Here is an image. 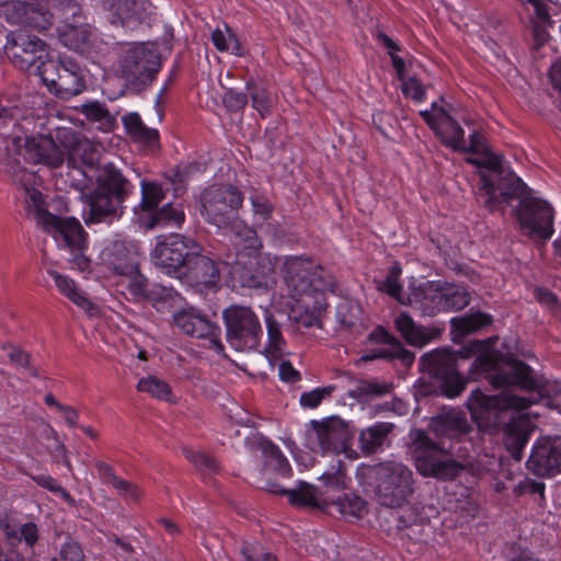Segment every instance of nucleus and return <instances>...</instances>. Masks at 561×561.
<instances>
[{"mask_svg": "<svg viewBox=\"0 0 561 561\" xmlns=\"http://www.w3.org/2000/svg\"><path fill=\"white\" fill-rule=\"evenodd\" d=\"M243 193L233 185H210L201 194V216L218 229L229 232L237 247L251 257L262 247L254 229L237 216L243 204Z\"/></svg>", "mask_w": 561, "mask_h": 561, "instance_id": "20e7f679", "label": "nucleus"}, {"mask_svg": "<svg viewBox=\"0 0 561 561\" xmlns=\"http://www.w3.org/2000/svg\"><path fill=\"white\" fill-rule=\"evenodd\" d=\"M112 486L117 491V494L128 503H137L142 496V490L137 484L119 477L114 479Z\"/></svg>", "mask_w": 561, "mask_h": 561, "instance_id": "13d9d810", "label": "nucleus"}, {"mask_svg": "<svg viewBox=\"0 0 561 561\" xmlns=\"http://www.w3.org/2000/svg\"><path fill=\"white\" fill-rule=\"evenodd\" d=\"M190 261L185 267L187 271H183L181 278L184 277L204 286H214L219 282L220 273L217 263L203 254V251H198V254Z\"/></svg>", "mask_w": 561, "mask_h": 561, "instance_id": "c756f323", "label": "nucleus"}, {"mask_svg": "<svg viewBox=\"0 0 561 561\" xmlns=\"http://www.w3.org/2000/svg\"><path fill=\"white\" fill-rule=\"evenodd\" d=\"M57 140L62 146L68 168L67 178L71 187L84 191L89 186L91 178L83 167L92 169L99 162L100 146L87 138H81L70 128L58 129Z\"/></svg>", "mask_w": 561, "mask_h": 561, "instance_id": "6e6552de", "label": "nucleus"}, {"mask_svg": "<svg viewBox=\"0 0 561 561\" xmlns=\"http://www.w3.org/2000/svg\"><path fill=\"white\" fill-rule=\"evenodd\" d=\"M491 199H480L478 203L493 213L503 210L513 199H518L514 209L520 232L533 240L547 242L554 233L553 206L539 197L516 174L510 175L502 184L491 192Z\"/></svg>", "mask_w": 561, "mask_h": 561, "instance_id": "f03ea898", "label": "nucleus"}, {"mask_svg": "<svg viewBox=\"0 0 561 561\" xmlns=\"http://www.w3.org/2000/svg\"><path fill=\"white\" fill-rule=\"evenodd\" d=\"M357 479L373 493L374 500L380 506L388 508H401L407 505L417 485L413 470L396 460L363 466L357 471Z\"/></svg>", "mask_w": 561, "mask_h": 561, "instance_id": "423d86ee", "label": "nucleus"}, {"mask_svg": "<svg viewBox=\"0 0 561 561\" xmlns=\"http://www.w3.org/2000/svg\"><path fill=\"white\" fill-rule=\"evenodd\" d=\"M256 446L262 453L265 468L275 471L284 478H289L291 476L293 470L288 459L278 446L263 437L257 438Z\"/></svg>", "mask_w": 561, "mask_h": 561, "instance_id": "f704fd0d", "label": "nucleus"}, {"mask_svg": "<svg viewBox=\"0 0 561 561\" xmlns=\"http://www.w3.org/2000/svg\"><path fill=\"white\" fill-rule=\"evenodd\" d=\"M211 42L219 51H230L237 56L242 55V47L232 30L225 24L211 32Z\"/></svg>", "mask_w": 561, "mask_h": 561, "instance_id": "49530a36", "label": "nucleus"}, {"mask_svg": "<svg viewBox=\"0 0 561 561\" xmlns=\"http://www.w3.org/2000/svg\"><path fill=\"white\" fill-rule=\"evenodd\" d=\"M175 297V294L171 289L167 288H159L157 290H152L149 295V299L152 302V306L158 311H163L164 309L169 308V302L173 300Z\"/></svg>", "mask_w": 561, "mask_h": 561, "instance_id": "0e129e2a", "label": "nucleus"}, {"mask_svg": "<svg viewBox=\"0 0 561 561\" xmlns=\"http://www.w3.org/2000/svg\"><path fill=\"white\" fill-rule=\"evenodd\" d=\"M11 152H14V149L12 148V145H11V137H9V138L0 137V162L5 163V165L8 168L7 169L8 173H9V170H11L12 168L14 170H18L19 168H21L19 158H13L15 165H10L9 158L11 156Z\"/></svg>", "mask_w": 561, "mask_h": 561, "instance_id": "774afa93", "label": "nucleus"}, {"mask_svg": "<svg viewBox=\"0 0 561 561\" xmlns=\"http://www.w3.org/2000/svg\"><path fill=\"white\" fill-rule=\"evenodd\" d=\"M282 277L287 294L297 302L316 309H325L327 295L333 293L334 276L309 256H286Z\"/></svg>", "mask_w": 561, "mask_h": 561, "instance_id": "0eeeda50", "label": "nucleus"}, {"mask_svg": "<svg viewBox=\"0 0 561 561\" xmlns=\"http://www.w3.org/2000/svg\"><path fill=\"white\" fill-rule=\"evenodd\" d=\"M14 153L25 162L44 164L57 169L65 163L62 146L56 138L47 135L11 136Z\"/></svg>", "mask_w": 561, "mask_h": 561, "instance_id": "2eb2a0df", "label": "nucleus"}, {"mask_svg": "<svg viewBox=\"0 0 561 561\" xmlns=\"http://www.w3.org/2000/svg\"><path fill=\"white\" fill-rule=\"evenodd\" d=\"M355 383L354 388L347 390V396L352 399H364L370 397H381L392 390V385L379 381H362L354 378L353 381H345L346 387Z\"/></svg>", "mask_w": 561, "mask_h": 561, "instance_id": "37998d69", "label": "nucleus"}, {"mask_svg": "<svg viewBox=\"0 0 561 561\" xmlns=\"http://www.w3.org/2000/svg\"><path fill=\"white\" fill-rule=\"evenodd\" d=\"M266 491L277 495H288L289 502L298 506L312 505L314 501L313 493L310 489L286 490L276 482H267Z\"/></svg>", "mask_w": 561, "mask_h": 561, "instance_id": "de8ad7c7", "label": "nucleus"}, {"mask_svg": "<svg viewBox=\"0 0 561 561\" xmlns=\"http://www.w3.org/2000/svg\"><path fill=\"white\" fill-rule=\"evenodd\" d=\"M9 174L12 176L14 183L24 190L27 214L33 216L37 225L45 231L50 234L56 233V230L66 222V218L57 217L45 209L43 194L34 187L36 182L35 173L25 168H19L18 170L12 168L9 170Z\"/></svg>", "mask_w": 561, "mask_h": 561, "instance_id": "dca6fc26", "label": "nucleus"}, {"mask_svg": "<svg viewBox=\"0 0 561 561\" xmlns=\"http://www.w3.org/2000/svg\"><path fill=\"white\" fill-rule=\"evenodd\" d=\"M203 251V247L194 238L173 233L157 242L151 251L153 264L167 274L181 278L190 260Z\"/></svg>", "mask_w": 561, "mask_h": 561, "instance_id": "ddd939ff", "label": "nucleus"}, {"mask_svg": "<svg viewBox=\"0 0 561 561\" xmlns=\"http://www.w3.org/2000/svg\"><path fill=\"white\" fill-rule=\"evenodd\" d=\"M227 342L239 352L256 350L263 336L259 316L247 306L232 305L222 312Z\"/></svg>", "mask_w": 561, "mask_h": 561, "instance_id": "f8f14e48", "label": "nucleus"}, {"mask_svg": "<svg viewBox=\"0 0 561 561\" xmlns=\"http://www.w3.org/2000/svg\"><path fill=\"white\" fill-rule=\"evenodd\" d=\"M433 427L439 439L438 443L444 442L446 445H454V440L459 443L461 437L467 435L471 430L465 414L456 410L448 411L435 417L433 420Z\"/></svg>", "mask_w": 561, "mask_h": 561, "instance_id": "cd10ccee", "label": "nucleus"}, {"mask_svg": "<svg viewBox=\"0 0 561 561\" xmlns=\"http://www.w3.org/2000/svg\"><path fill=\"white\" fill-rule=\"evenodd\" d=\"M527 468L540 478L561 473V436L538 438L531 448Z\"/></svg>", "mask_w": 561, "mask_h": 561, "instance_id": "4be33fe9", "label": "nucleus"}, {"mask_svg": "<svg viewBox=\"0 0 561 561\" xmlns=\"http://www.w3.org/2000/svg\"><path fill=\"white\" fill-rule=\"evenodd\" d=\"M31 478L37 485H39L55 494L60 495V497L62 500H65L67 503L72 504L75 502L73 497L70 495V493L67 490H65L58 483V481L55 478H53L51 476L43 473V474L31 476Z\"/></svg>", "mask_w": 561, "mask_h": 561, "instance_id": "4d7b16f0", "label": "nucleus"}, {"mask_svg": "<svg viewBox=\"0 0 561 561\" xmlns=\"http://www.w3.org/2000/svg\"><path fill=\"white\" fill-rule=\"evenodd\" d=\"M103 8L112 23L118 22L127 28H135L152 14V5L148 0H105Z\"/></svg>", "mask_w": 561, "mask_h": 561, "instance_id": "393cba45", "label": "nucleus"}, {"mask_svg": "<svg viewBox=\"0 0 561 561\" xmlns=\"http://www.w3.org/2000/svg\"><path fill=\"white\" fill-rule=\"evenodd\" d=\"M465 152L478 153L480 158H467L469 164L480 168L479 184L476 191V198L479 202L482 198L491 199V192L496 188V184L505 182L510 175L515 174L510 168H505L504 158L493 152L485 142L484 137L473 131L469 136V146L466 145Z\"/></svg>", "mask_w": 561, "mask_h": 561, "instance_id": "9d476101", "label": "nucleus"}, {"mask_svg": "<svg viewBox=\"0 0 561 561\" xmlns=\"http://www.w3.org/2000/svg\"><path fill=\"white\" fill-rule=\"evenodd\" d=\"M402 273L397 263L391 266L386 279L378 288L401 305H409L419 310L422 316L434 317L440 312L458 311L470 302V295L466 288L440 280H426L409 286V294H404L400 284Z\"/></svg>", "mask_w": 561, "mask_h": 561, "instance_id": "7ed1b4c3", "label": "nucleus"}, {"mask_svg": "<svg viewBox=\"0 0 561 561\" xmlns=\"http://www.w3.org/2000/svg\"><path fill=\"white\" fill-rule=\"evenodd\" d=\"M312 425L319 448L322 451L340 454L347 449L352 434L342 419L332 416L322 423L313 421Z\"/></svg>", "mask_w": 561, "mask_h": 561, "instance_id": "a878e982", "label": "nucleus"}, {"mask_svg": "<svg viewBox=\"0 0 561 561\" xmlns=\"http://www.w3.org/2000/svg\"><path fill=\"white\" fill-rule=\"evenodd\" d=\"M185 220L184 210L180 205L167 203L153 213L139 216V225L146 229L156 227H180Z\"/></svg>", "mask_w": 561, "mask_h": 561, "instance_id": "2f4dec72", "label": "nucleus"}, {"mask_svg": "<svg viewBox=\"0 0 561 561\" xmlns=\"http://www.w3.org/2000/svg\"><path fill=\"white\" fill-rule=\"evenodd\" d=\"M403 94L417 102H422L425 99V88L416 78H409L403 82L402 85Z\"/></svg>", "mask_w": 561, "mask_h": 561, "instance_id": "69168bd1", "label": "nucleus"}, {"mask_svg": "<svg viewBox=\"0 0 561 561\" xmlns=\"http://www.w3.org/2000/svg\"><path fill=\"white\" fill-rule=\"evenodd\" d=\"M514 492L516 495H522L525 493L539 494L540 497L543 499L545 497V483L526 478L515 486Z\"/></svg>", "mask_w": 561, "mask_h": 561, "instance_id": "338daca9", "label": "nucleus"}, {"mask_svg": "<svg viewBox=\"0 0 561 561\" xmlns=\"http://www.w3.org/2000/svg\"><path fill=\"white\" fill-rule=\"evenodd\" d=\"M4 50L13 65L25 71L34 68L37 72V66L48 60L44 59L47 56L45 43L23 31L8 34Z\"/></svg>", "mask_w": 561, "mask_h": 561, "instance_id": "a211bd4d", "label": "nucleus"}, {"mask_svg": "<svg viewBox=\"0 0 561 561\" xmlns=\"http://www.w3.org/2000/svg\"><path fill=\"white\" fill-rule=\"evenodd\" d=\"M300 305L302 310H300L299 308L297 310H293V313L290 316L296 321V323L302 328H312L319 325L320 313L324 309H316L312 307H307L302 304Z\"/></svg>", "mask_w": 561, "mask_h": 561, "instance_id": "6e6d98bb", "label": "nucleus"}, {"mask_svg": "<svg viewBox=\"0 0 561 561\" xmlns=\"http://www.w3.org/2000/svg\"><path fill=\"white\" fill-rule=\"evenodd\" d=\"M79 192L84 203L83 219L87 225L111 224L121 218L124 202L119 198L104 193L96 187L89 193Z\"/></svg>", "mask_w": 561, "mask_h": 561, "instance_id": "5701e85b", "label": "nucleus"}, {"mask_svg": "<svg viewBox=\"0 0 561 561\" xmlns=\"http://www.w3.org/2000/svg\"><path fill=\"white\" fill-rule=\"evenodd\" d=\"M369 341L379 346L371 348L368 354L363 355L360 358L363 362L394 358L401 359L404 364H411L413 362L414 357L412 353L407 351L402 343L382 327L376 328L369 334Z\"/></svg>", "mask_w": 561, "mask_h": 561, "instance_id": "bb28decb", "label": "nucleus"}, {"mask_svg": "<svg viewBox=\"0 0 561 561\" xmlns=\"http://www.w3.org/2000/svg\"><path fill=\"white\" fill-rule=\"evenodd\" d=\"M183 453L186 459L195 466L203 477H210L219 472L218 462L208 455L190 448H184Z\"/></svg>", "mask_w": 561, "mask_h": 561, "instance_id": "8fccbe9b", "label": "nucleus"}, {"mask_svg": "<svg viewBox=\"0 0 561 561\" xmlns=\"http://www.w3.org/2000/svg\"><path fill=\"white\" fill-rule=\"evenodd\" d=\"M321 480L323 481L327 488L333 490L345 489L347 478L344 471L342 460H337L336 465H334L331 470L323 472L321 476Z\"/></svg>", "mask_w": 561, "mask_h": 561, "instance_id": "864d4df0", "label": "nucleus"}, {"mask_svg": "<svg viewBox=\"0 0 561 561\" xmlns=\"http://www.w3.org/2000/svg\"><path fill=\"white\" fill-rule=\"evenodd\" d=\"M449 508L459 513L463 518H473L479 512V504L474 493L465 486H457L456 491L449 494Z\"/></svg>", "mask_w": 561, "mask_h": 561, "instance_id": "58836bf2", "label": "nucleus"}, {"mask_svg": "<svg viewBox=\"0 0 561 561\" xmlns=\"http://www.w3.org/2000/svg\"><path fill=\"white\" fill-rule=\"evenodd\" d=\"M25 18L24 23L38 31H46L59 12L62 25L58 27L60 41L72 50H83L92 34L85 23L81 9L75 0H30L20 3Z\"/></svg>", "mask_w": 561, "mask_h": 561, "instance_id": "39448f33", "label": "nucleus"}, {"mask_svg": "<svg viewBox=\"0 0 561 561\" xmlns=\"http://www.w3.org/2000/svg\"><path fill=\"white\" fill-rule=\"evenodd\" d=\"M222 102L228 111L238 112L243 110L248 104V95L243 92L229 89L225 92Z\"/></svg>", "mask_w": 561, "mask_h": 561, "instance_id": "052dcab7", "label": "nucleus"}, {"mask_svg": "<svg viewBox=\"0 0 561 561\" xmlns=\"http://www.w3.org/2000/svg\"><path fill=\"white\" fill-rule=\"evenodd\" d=\"M245 89L252 100V106L262 117L268 116L273 110V99L267 89L253 80L245 83Z\"/></svg>", "mask_w": 561, "mask_h": 561, "instance_id": "a18cd8bd", "label": "nucleus"}, {"mask_svg": "<svg viewBox=\"0 0 561 561\" xmlns=\"http://www.w3.org/2000/svg\"><path fill=\"white\" fill-rule=\"evenodd\" d=\"M484 348L483 342L473 341L459 354L462 358L478 354L472 367L483 374L493 388H504V391L497 396H488L480 389H476L471 392L467 407L480 427L504 428V444L511 456L519 461L528 443L529 433L516 428L511 423L515 421L518 412L529 408L536 399L531 394H514L508 388L533 390L537 387V381L531 375L530 367L525 363L504 356L497 351H484Z\"/></svg>", "mask_w": 561, "mask_h": 561, "instance_id": "f257e3e1", "label": "nucleus"}, {"mask_svg": "<svg viewBox=\"0 0 561 561\" xmlns=\"http://www.w3.org/2000/svg\"><path fill=\"white\" fill-rule=\"evenodd\" d=\"M354 377L344 373L337 378V382L333 385H328L325 387L316 388L310 391L304 392L300 396L299 402L302 408L306 409H316L321 402L332 396V393L337 389L346 388L345 381H353Z\"/></svg>", "mask_w": 561, "mask_h": 561, "instance_id": "ea45409f", "label": "nucleus"}, {"mask_svg": "<svg viewBox=\"0 0 561 561\" xmlns=\"http://www.w3.org/2000/svg\"><path fill=\"white\" fill-rule=\"evenodd\" d=\"M249 199L255 218L262 221H267L272 218L274 205L267 196L261 194L257 190H252Z\"/></svg>", "mask_w": 561, "mask_h": 561, "instance_id": "603ef678", "label": "nucleus"}, {"mask_svg": "<svg viewBox=\"0 0 561 561\" xmlns=\"http://www.w3.org/2000/svg\"><path fill=\"white\" fill-rule=\"evenodd\" d=\"M81 113L88 121L98 123L100 128H110L114 118L101 102H91L81 105Z\"/></svg>", "mask_w": 561, "mask_h": 561, "instance_id": "3c124183", "label": "nucleus"}, {"mask_svg": "<svg viewBox=\"0 0 561 561\" xmlns=\"http://www.w3.org/2000/svg\"><path fill=\"white\" fill-rule=\"evenodd\" d=\"M59 557L60 561H84L85 558L81 546L72 539L61 546Z\"/></svg>", "mask_w": 561, "mask_h": 561, "instance_id": "e2e57ef3", "label": "nucleus"}, {"mask_svg": "<svg viewBox=\"0 0 561 561\" xmlns=\"http://www.w3.org/2000/svg\"><path fill=\"white\" fill-rule=\"evenodd\" d=\"M420 364L421 369L440 379L448 398H455L463 391L466 381L457 370V357L454 352L444 348L425 353L421 356Z\"/></svg>", "mask_w": 561, "mask_h": 561, "instance_id": "f3484780", "label": "nucleus"}, {"mask_svg": "<svg viewBox=\"0 0 561 561\" xmlns=\"http://www.w3.org/2000/svg\"><path fill=\"white\" fill-rule=\"evenodd\" d=\"M99 259L101 266L113 276L121 277L137 272V253L133 247L123 240L105 241Z\"/></svg>", "mask_w": 561, "mask_h": 561, "instance_id": "b1692460", "label": "nucleus"}, {"mask_svg": "<svg viewBox=\"0 0 561 561\" xmlns=\"http://www.w3.org/2000/svg\"><path fill=\"white\" fill-rule=\"evenodd\" d=\"M415 444L414 466L421 476L453 480L463 470L462 465L447 457L459 456L460 449H456L455 445L433 442L422 432L417 434Z\"/></svg>", "mask_w": 561, "mask_h": 561, "instance_id": "9b49d317", "label": "nucleus"}, {"mask_svg": "<svg viewBox=\"0 0 561 561\" xmlns=\"http://www.w3.org/2000/svg\"><path fill=\"white\" fill-rule=\"evenodd\" d=\"M265 323L267 331V343L264 348L265 356L273 363L279 360L286 352V341L283 337L280 327L273 318V316L266 311Z\"/></svg>", "mask_w": 561, "mask_h": 561, "instance_id": "4c0bfd02", "label": "nucleus"}, {"mask_svg": "<svg viewBox=\"0 0 561 561\" xmlns=\"http://www.w3.org/2000/svg\"><path fill=\"white\" fill-rule=\"evenodd\" d=\"M241 554L244 561H276V558L257 542L243 545Z\"/></svg>", "mask_w": 561, "mask_h": 561, "instance_id": "bf43d9fd", "label": "nucleus"}, {"mask_svg": "<svg viewBox=\"0 0 561 561\" xmlns=\"http://www.w3.org/2000/svg\"><path fill=\"white\" fill-rule=\"evenodd\" d=\"M2 350L7 352L12 364L26 369L33 377H38V371L31 364V355L23 350L13 345H2Z\"/></svg>", "mask_w": 561, "mask_h": 561, "instance_id": "5fc2aeb1", "label": "nucleus"}, {"mask_svg": "<svg viewBox=\"0 0 561 561\" xmlns=\"http://www.w3.org/2000/svg\"><path fill=\"white\" fill-rule=\"evenodd\" d=\"M172 322L180 333L194 339H207L222 348L218 341L220 327L201 309L193 306L182 307L173 312Z\"/></svg>", "mask_w": 561, "mask_h": 561, "instance_id": "6ab92c4d", "label": "nucleus"}, {"mask_svg": "<svg viewBox=\"0 0 561 561\" xmlns=\"http://www.w3.org/2000/svg\"><path fill=\"white\" fill-rule=\"evenodd\" d=\"M128 279V290L135 298H140L147 295V279L144 275L139 273V268L137 267V272L131 275H122Z\"/></svg>", "mask_w": 561, "mask_h": 561, "instance_id": "680f3d73", "label": "nucleus"}, {"mask_svg": "<svg viewBox=\"0 0 561 561\" xmlns=\"http://www.w3.org/2000/svg\"><path fill=\"white\" fill-rule=\"evenodd\" d=\"M137 390L147 392L159 400L171 401L172 399L171 387L165 381L153 376L141 378L137 383Z\"/></svg>", "mask_w": 561, "mask_h": 561, "instance_id": "09e8293b", "label": "nucleus"}, {"mask_svg": "<svg viewBox=\"0 0 561 561\" xmlns=\"http://www.w3.org/2000/svg\"><path fill=\"white\" fill-rule=\"evenodd\" d=\"M394 327L407 343L413 346L421 347L433 339V333L426 328L416 324L405 311L400 312L394 318Z\"/></svg>", "mask_w": 561, "mask_h": 561, "instance_id": "72a5a7b5", "label": "nucleus"}, {"mask_svg": "<svg viewBox=\"0 0 561 561\" xmlns=\"http://www.w3.org/2000/svg\"><path fill=\"white\" fill-rule=\"evenodd\" d=\"M37 75L56 96L68 100L85 88L81 67L71 59H48L37 66Z\"/></svg>", "mask_w": 561, "mask_h": 561, "instance_id": "4468645a", "label": "nucleus"}, {"mask_svg": "<svg viewBox=\"0 0 561 561\" xmlns=\"http://www.w3.org/2000/svg\"><path fill=\"white\" fill-rule=\"evenodd\" d=\"M51 236L60 249L69 251L70 256L67 261L70 263V268L80 272L90 268V260L84 254L88 248L87 233L78 219L66 218V222Z\"/></svg>", "mask_w": 561, "mask_h": 561, "instance_id": "412c9836", "label": "nucleus"}, {"mask_svg": "<svg viewBox=\"0 0 561 561\" xmlns=\"http://www.w3.org/2000/svg\"><path fill=\"white\" fill-rule=\"evenodd\" d=\"M160 68V56L153 45L137 43L123 50L117 71L128 89L141 92L151 85Z\"/></svg>", "mask_w": 561, "mask_h": 561, "instance_id": "1a4fd4ad", "label": "nucleus"}, {"mask_svg": "<svg viewBox=\"0 0 561 561\" xmlns=\"http://www.w3.org/2000/svg\"><path fill=\"white\" fill-rule=\"evenodd\" d=\"M165 198V190L157 182L141 181V201L135 213L139 218L140 215L153 213L159 209L158 206Z\"/></svg>", "mask_w": 561, "mask_h": 561, "instance_id": "a19ab883", "label": "nucleus"}, {"mask_svg": "<svg viewBox=\"0 0 561 561\" xmlns=\"http://www.w3.org/2000/svg\"><path fill=\"white\" fill-rule=\"evenodd\" d=\"M345 519H360L368 513L367 502L356 494H344L330 503Z\"/></svg>", "mask_w": 561, "mask_h": 561, "instance_id": "79ce46f5", "label": "nucleus"}, {"mask_svg": "<svg viewBox=\"0 0 561 561\" xmlns=\"http://www.w3.org/2000/svg\"><path fill=\"white\" fill-rule=\"evenodd\" d=\"M48 274L54 279L55 285L61 295L67 297L70 301H72L76 306L87 311L89 314H94L96 310L95 305L78 287V285L72 278L53 270L48 271Z\"/></svg>", "mask_w": 561, "mask_h": 561, "instance_id": "473e14b6", "label": "nucleus"}, {"mask_svg": "<svg viewBox=\"0 0 561 561\" xmlns=\"http://www.w3.org/2000/svg\"><path fill=\"white\" fill-rule=\"evenodd\" d=\"M527 11L533 15V36H534V48L539 49L548 39L549 33L548 27H552L553 21L550 18L549 7L543 0H520Z\"/></svg>", "mask_w": 561, "mask_h": 561, "instance_id": "7c9ffc66", "label": "nucleus"}, {"mask_svg": "<svg viewBox=\"0 0 561 561\" xmlns=\"http://www.w3.org/2000/svg\"><path fill=\"white\" fill-rule=\"evenodd\" d=\"M420 115L446 147L455 151L466 149L465 130L446 107L433 102Z\"/></svg>", "mask_w": 561, "mask_h": 561, "instance_id": "aec40b11", "label": "nucleus"}, {"mask_svg": "<svg viewBox=\"0 0 561 561\" xmlns=\"http://www.w3.org/2000/svg\"><path fill=\"white\" fill-rule=\"evenodd\" d=\"M123 124L127 134L134 139V141L150 148L158 146V130L147 127L138 113L131 112L123 116Z\"/></svg>", "mask_w": 561, "mask_h": 561, "instance_id": "c9c22d12", "label": "nucleus"}, {"mask_svg": "<svg viewBox=\"0 0 561 561\" xmlns=\"http://www.w3.org/2000/svg\"><path fill=\"white\" fill-rule=\"evenodd\" d=\"M96 188L125 202L134 191V185L112 162L98 169Z\"/></svg>", "mask_w": 561, "mask_h": 561, "instance_id": "c85d7f7f", "label": "nucleus"}, {"mask_svg": "<svg viewBox=\"0 0 561 561\" xmlns=\"http://www.w3.org/2000/svg\"><path fill=\"white\" fill-rule=\"evenodd\" d=\"M392 428L393 425L390 423L378 422L363 430L359 435L360 450L367 456L378 451L386 443L388 434Z\"/></svg>", "mask_w": 561, "mask_h": 561, "instance_id": "e433bc0d", "label": "nucleus"}, {"mask_svg": "<svg viewBox=\"0 0 561 561\" xmlns=\"http://www.w3.org/2000/svg\"><path fill=\"white\" fill-rule=\"evenodd\" d=\"M451 327L460 335H466L492 323V316L476 311L450 320Z\"/></svg>", "mask_w": 561, "mask_h": 561, "instance_id": "c03bdc74", "label": "nucleus"}]
</instances>
